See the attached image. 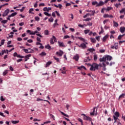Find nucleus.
<instances>
[{
  "label": "nucleus",
  "mask_w": 125,
  "mask_h": 125,
  "mask_svg": "<svg viewBox=\"0 0 125 125\" xmlns=\"http://www.w3.org/2000/svg\"><path fill=\"white\" fill-rule=\"evenodd\" d=\"M28 51L29 53H33L34 52V50L31 49V48H28Z\"/></svg>",
  "instance_id": "obj_38"
},
{
  "label": "nucleus",
  "mask_w": 125,
  "mask_h": 125,
  "mask_svg": "<svg viewBox=\"0 0 125 125\" xmlns=\"http://www.w3.org/2000/svg\"><path fill=\"white\" fill-rule=\"evenodd\" d=\"M104 2H103V1H100L99 3L97 2V1L94 2V5L97 4L96 6L97 7L98 6H102V5H104Z\"/></svg>",
  "instance_id": "obj_2"
},
{
  "label": "nucleus",
  "mask_w": 125,
  "mask_h": 125,
  "mask_svg": "<svg viewBox=\"0 0 125 125\" xmlns=\"http://www.w3.org/2000/svg\"><path fill=\"white\" fill-rule=\"evenodd\" d=\"M89 32H90V30H88V29L85 30L84 31V34H85V35H86L87 34H88V33H89Z\"/></svg>",
  "instance_id": "obj_34"
},
{
  "label": "nucleus",
  "mask_w": 125,
  "mask_h": 125,
  "mask_svg": "<svg viewBox=\"0 0 125 125\" xmlns=\"http://www.w3.org/2000/svg\"><path fill=\"white\" fill-rule=\"evenodd\" d=\"M33 11H34V9L31 8V9H29V13H31V14H33V13H34L33 12Z\"/></svg>",
  "instance_id": "obj_39"
},
{
  "label": "nucleus",
  "mask_w": 125,
  "mask_h": 125,
  "mask_svg": "<svg viewBox=\"0 0 125 125\" xmlns=\"http://www.w3.org/2000/svg\"><path fill=\"white\" fill-rule=\"evenodd\" d=\"M53 21H54L53 18L51 17L50 19H49V22H53Z\"/></svg>",
  "instance_id": "obj_44"
},
{
  "label": "nucleus",
  "mask_w": 125,
  "mask_h": 125,
  "mask_svg": "<svg viewBox=\"0 0 125 125\" xmlns=\"http://www.w3.org/2000/svg\"><path fill=\"white\" fill-rule=\"evenodd\" d=\"M108 38H109V35H106L103 38V42H105Z\"/></svg>",
  "instance_id": "obj_7"
},
{
  "label": "nucleus",
  "mask_w": 125,
  "mask_h": 125,
  "mask_svg": "<svg viewBox=\"0 0 125 125\" xmlns=\"http://www.w3.org/2000/svg\"><path fill=\"white\" fill-rule=\"evenodd\" d=\"M37 101H45L46 102H48V103L49 104H50V102H49V101L46 100H42V99H41L40 98H37Z\"/></svg>",
  "instance_id": "obj_13"
},
{
  "label": "nucleus",
  "mask_w": 125,
  "mask_h": 125,
  "mask_svg": "<svg viewBox=\"0 0 125 125\" xmlns=\"http://www.w3.org/2000/svg\"><path fill=\"white\" fill-rule=\"evenodd\" d=\"M8 70H5V71H4L3 72V75L5 76V75H6V74H7V73H8Z\"/></svg>",
  "instance_id": "obj_49"
},
{
  "label": "nucleus",
  "mask_w": 125,
  "mask_h": 125,
  "mask_svg": "<svg viewBox=\"0 0 125 125\" xmlns=\"http://www.w3.org/2000/svg\"><path fill=\"white\" fill-rule=\"evenodd\" d=\"M113 24L115 27H118L119 26V24H118V22H117L115 21H113Z\"/></svg>",
  "instance_id": "obj_29"
},
{
  "label": "nucleus",
  "mask_w": 125,
  "mask_h": 125,
  "mask_svg": "<svg viewBox=\"0 0 125 125\" xmlns=\"http://www.w3.org/2000/svg\"><path fill=\"white\" fill-rule=\"evenodd\" d=\"M11 123L14 125H16V124H18V123H19V121H12Z\"/></svg>",
  "instance_id": "obj_26"
},
{
  "label": "nucleus",
  "mask_w": 125,
  "mask_h": 125,
  "mask_svg": "<svg viewBox=\"0 0 125 125\" xmlns=\"http://www.w3.org/2000/svg\"><path fill=\"white\" fill-rule=\"evenodd\" d=\"M73 59L75 60V61H79V55L76 54L75 56L73 57Z\"/></svg>",
  "instance_id": "obj_15"
},
{
  "label": "nucleus",
  "mask_w": 125,
  "mask_h": 125,
  "mask_svg": "<svg viewBox=\"0 0 125 125\" xmlns=\"http://www.w3.org/2000/svg\"><path fill=\"white\" fill-rule=\"evenodd\" d=\"M4 42H5V40H2L1 41V45H3L4 44Z\"/></svg>",
  "instance_id": "obj_48"
},
{
  "label": "nucleus",
  "mask_w": 125,
  "mask_h": 125,
  "mask_svg": "<svg viewBox=\"0 0 125 125\" xmlns=\"http://www.w3.org/2000/svg\"><path fill=\"white\" fill-rule=\"evenodd\" d=\"M35 19L36 21H40V18L39 17H35Z\"/></svg>",
  "instance_id": "obj_51"
},
{
  "label": "nucleus",
  "mask_w": 125,
  "mask_h": 125,
  "mask_svg": "<svg viewBox=\"0 0 125 125\" xmlns=\"http://www.w3.org/2000/svg\"><path fill=\"white\" fill-rule=\"evenodd\" d=\"M54 58L55 60H56L57 62H59V58H56L54 56Z\"/></svg>",
  "instance_id": "obj_52"
},
{
  "label": "nucleus",
  "mask_w": 125,
  "mask_h": 125,
  "mask_svg": "<svg viewBox=\"0 0 125 125\" xmlns=\"http://www.w3.org/2000/svg\"><path fill=\"white\" fill-rule=\"evenodd\" d=\"M88 51H89V52H93V51H94V48H89L88 49Z\"/></svg>",
  "instance_id": "obj_32"
},
{
  "label": "nucleus",
  "mask_w": 125,
  "mask_h": 125,
  "mask_svg": "<svg viewBox=\"0 0 125 125\" xmlns=\"http://www.w3.org/2000/svg\"><path fill=\"white\" fill-rule=\"evenodd\" d=\"M15 15H17V13L15 12V13H12V14L9 15V17H14Z\"/></svg>",
  "instance_id": "obj_19"
},
{
  "label": "nucleus",
  "mask_w": 125,
  "mask_h": 125,
  "mask_svg": "<svg viewBox=\"0 0 125 125\" xmlns=\"http://www.w3.org/2000/svg\"><path fill=\"white\" fill-rule=\"evenodd\" d=\"M59 46L61 47H65V44H64V43H63V42H58Z\"/></svg>",
  "instance_id": "obj_10"
},
{
  "label": "nucleus",
  "mask_w": 125,
  "mask_h": 125,
  "mask_svg": "<svg viewBox=\"0 0 125 125\" xmlns=\"http://www.w3.org/2000/svg\"><path fill=\"white\" fill-rule=\"evenodd\" d=\"M100 67H103L104 66V68H103L104 71H106V70L107 69L106 68V64H105V62H103L102 64L100 63Z\"/></svg>",
  "instance_id": "obj_5"
},
{
  "label": "nucleus",
  "mask_w": 125,
  "mask_h": 125,
  "mask_svg": "<svg viewBox=\"0 0 125 125\" xmlns=\"http://www.w3.org/2000/svg\"><path fill=\"white\" fill-rule=\"evenodd\" d=\"M96 39L97 40V41L99 42V41H100V36L96 37Z\"/></svg>",
  "instance_id": "obj_54"
},
{
  "label": "nucleus",
  "mask_w": 125,
  "mask_h": 125,
  "mask_svg": "<svg viewBox=\"0 0 125 125\" xmlns=\"http://www.w3.org/2000/svg\"><path fill=\"white\" fill-rule=\"evenodd\" d=\"M124 36H125V34H123L122 35H119L118 38V40H122V37H124Z\"/></svg>",
  "instance_id": "obj_43"
},
{
  "label": "nucleus",
  "mask_w": 125,
  "mask_h": 125,
  "mask_svg": "<svg viewBox=\"0 0 125 125\" xmlns=\"http://www.w3.org/2000/svg\"><path fill=\"white\" fill-rule=\"evenodd\" d=\"M105 57V60H107L108 61H111V60H112V57L110 56L107 55Z\"/></svg>",
  "instance_id": "obj_8"
},
{
  "label": "nucleus",
  "mask_w": 125,
  "mask_h": 125,
  "mask_svg": "<svg viewBox=\"0 0 125 125\" xmlns=\"http://www.w3.org/2000/svg\"><path fill=\"white\" fill-rule=\"evenodd\" d=\"M100 52H101V53H104V52H105V50L104 49L100 50Z\"/></svg>",
  "instance_id": "obj_61"
},
{
  "label": "nucleus",
  "mask_w": 125,
  "mask_h": 125,
  "mask_svg": "<svg viewBox=\"0 0 125 125\" xmlns=\"http://www.w3.org/2000/svg\"><path fill=\"white\" fill-rule=\"evenodd\" d=\"M78 39H79V40H80V41H82L84 42H85V40L82 37H78Z\"/></svg>",
  "instance_id": "obj_30"
},
{
  "label": "nucleus",
  "mask_w": 125,
  "mask_h": 125,
  "mask_svg": "<svg viewBox=\"0 0 125 125\" xmlns=\"http://www.w3.org/2000/svg\"><path fill=\"white\" fill-rule=\"evenodd\" d=\"M104 18H109V15L107 14H105L104 15Z\"/></svg>",
  "instance_id": "obj_36"
},
{
  "label": "nucleus",
  "mask_w": 125,
  "mask_h": 125,
  "mask_svg": "<svg viewBox=\"0 0 125 125\" xmlns=\"http://www.w3.org/2000/svg\"><path fill=\"white\" fill-rule=\"evenodd\" d=\"M83 68L84 69V70H86V68H85V67H84V66H83V65L78 67V69L79 70H82V69H83Z\"/></svg>",
  "instance_id": "obj_23"
},
{
  "label": "nucleus",
  "mask_w": 125,
  "mask_h": 125,
  "mask_svg": "<svg viewBox=\"0 0 125 125\" xmlns=\"http://www.w3.org/2000/svg\"><path fill=\"white\" fill-rule=\"evenodd\" d=\"M88 16H89V14H87L85 15L83 17V18H86V17H88Z\"/></svg>",
  "instance_id": "obj_59"
},
{
  "label": "nucleus",
  "mask_w": 125,
  "mask_h": 125,
  "mask_svg": "<svg viewBox=\"0 0 125 125\" xmlns=\"http://www.w3.org/2000/svg\"><path fill=\"white\" fill-rule=\"evenodd\" d=\"M111 9H112V7H107V8H106V10L107 11H109L111 10Z\"/></svg>",
  "instance_id": "obj_56"
},
{
  "label": "nucleus",
  "mask_w": 125,
  "mask_h": 125,
  "mask_svg": "<svg viewBox=\"0 0 125 125\" xmlns=\"http://www.w3.org/2000/svg\"><path fill=\"white\" fill-rule=\"evenodd\" d=\"M44 35H46V36L48 35V31L47 30H44Z\"/></svg>",
  "instance_id": "obj_45"
},
{
  "label": "nucleus",
  "mask_w": 125,
  "mask_h": 125,
  "mask_svg": "<svg viewBox=\"0 0 125 125\" xmlns=\"http://www.w3.org/2000/svg\"><path fill=\"white\" fill-rule=\"evenodd\" d=\"M93 65H94V63H93L92 65H90V71H93L94 69V66H93Z\"/></svg>",
  "instance_id": "obj_25"
},
{
  "label": "nucleus",
  "mask_w": 125,
  "mask_h": 125,
  "mask_svg": "<svg viewBox=\"0 0 125 125\" xmlns=\"http://www.w3.org/2000/svg\"><path fill=\"white\" fill-rule=\"evenodd\" d=\"M100 67V64H98L96 63H94V70H98L99 68Z\"/></svg>",
  "instance_id": "obj_11"
},
{
  "label": "nucleus",
  "mask_w": 125,
  "mask_h": 125,
  "mask_svg": "<svg viewBox=\"0 0 125 125\" xmlns=\"http://www.w3.org/2000/svg\"><path fill=\"white\" fill-rule=\"evenodd\" d=\"M14 57H17V56H18V54H17V52H15L14 53Z\"/></svg>",
  "instance_id": "obj_62"
},
{
  "label": "nucleus",
  "mask_w": 125,
  "mask_h": 125,
  "mask_svg": "<svg viewBox=\"0 0 125 125\" xmlns=\"http://www.w3.org/2000/svg\"><path fill=\"white\" fill-rule=\"evenodd\" d=\"M90 20H91L90 18H87L86 19L83 20V21H90Z\"/></svg>",
  "instance_id": "obj_53"
},
{
  "label": "nucleus",
  "mask_w": 125,
  "mask_h": 125,
  "mask_svg": "<svg viewBox=\"0 0 125 125\" xmlns=\"http://www.w3.org/2000/svg\"><path fill=\"white\" fill-rule=\"evenodd\" d=\"M101 32H99L100 35V34H103V33H104V30L103 29V27H102V26L101 27Z\"/></svg>",
  "instance_id": "obj_31"
},
{
  "label": "nucleus",
  "mask_w": 125,
  "mask_h": 125,
  "mask_svg": "<svg viewBox=\"0 0 125 125\" xmlns=\"http://www.w3.org/2000/svg\"><path fill=\"white\" fill-rule=\"evenodd\" d=\"M44 14L45 15H46V16H48V17H50V16H51V14H50L46 12H44Z\"/></svg>",
  "instance_id": "obj_24"
},
{
  "label": "nucleus",
  "mask_w": 125,
  "mask_h": 125,
  "mask_svg": "<svg viewBox=\"0 0 125 125\" xmlns=\"http://www.w3.org/2000/svg\"><path fill=\"white\" fill-rule=\"evenodd\" d=\"M1 23H3V24H6V23H7V20L1 21Z\"/></svg>",
  "instance_id": "obj_40"
},
{
  "label": "nucleus",
  "mask_w": 125,
  "mask_h": 125,
  "mask_svg": "<svg viewBox=\"0 0 125 125\" xmlns=\"http://www.w3.org/2000/svg\"><path fill=\"white\" fill-rule=\"evenodd\" d=\"M78 121H79L80 123H81V125H83V119H81V118H79L78 119Z\"/></svg>",
  "instance_id": "obj_46"
},
{
  "label": "nucleus",
  "mask_w": 125,
  "mask_h": 125,
  "mask_svg": "<svg viewBox=\"0 0 125 125\" xmlns=\"http://www.w3.org/2000/svg\"><path fill=\"white\" fill-rule=\"evenodd\" d=\"M119 118L118 117H117L116 116H113V119L114 120V123H117V122H118V120H119Z\"/></svg>",
  "instance_id": "obj_20"
},
{
  "label": "nucleus",
  "mask_w": 125,
  "mask_h": 125,
  "mask_svg": "<svg viewBox=\"0 0 125 125\" xmlns=\"http://www.w3.org/2000/svg\"><path fill=\"white\" fill-rule=\"evenodd\" d=\"M59 111L60 112L61 114H62V116H64V117H66L67 118H69V115L65 114L64 112L59 110Z\"/></svg>",
  "instance_id": "obj_18"
},
{
  "label": "nucleus",
  "mask_w": 125,
  "mask_h": 125,
  "mask_svg": "<svg viewBox=\"0 0 125 125\" xmlns=\"http://www.w3.org/2000/svg\"><path fill=\"white\" fill-rule=\"evenodd\" d=\"M6 51L5 50H2L1 53H0V55H3L4 53H5Z\"/></svg>",
  "instance_id": "obj_35"
},
{
  "label": "nucleus",
  "mask_w": 125,
  "mask_h": 125,
  "mask_svg": "<svg viewBox=\"0 0 125 125\" xmlns=\"http://www.w3.org/2000/svg\"><path fill=\"white\" fill-rule=\"evenodd\" d=\"M57 42L56 40V37L54 36H52V38L50 39V42L51 44H54V42Z\"/></svg>",
  "instance_id": "obj_3"
},
{
  "label": "nucleus",
  "mask_w": 125,
  "mask_h": 125,
  "mask_svg": "<svg viewBox=\"0 0 125 125\" xmlns=\"http://www.w3.org/2000/svg\"><path fill=\"white\" fill-rule=\"evenodd\" d=\"M100 62H106V58L105 57H103V58H101L100 59Z\"/></svg>",
  "instance_id": "obj_12"
},
{
  "label": "nucleus",
  "mask_w": 125,
  "mask_h": 125,
  "mask_svg": "<svg viewBox=\"0 0 125 125\" xmlns=\"http://www.w3.org/2000/svg\"><path fill=\"white\" fill-rule=\"evenodd\" d=\"M78 46L79 47H82V48H86V45H85V44H84V43H82L80 45H78Z\"/></svg>",
  "instance_id": "obj_9"
},
{
  "label": "nucleus",
  "mask_w": 125,
  "mask_h": 125,
  "mask_svg": "<svg viewBox=\"0 0 125 125\" xmlns=\"http://www.w3.org/2000/svg\"><path fill=\"white\" fill-rule=\"evenodd\" d=\"M81 116H83V119L84 121H89V122H91V121H92L91 118L89 117V116H86L84 114H81Z\"/></svg>",
  "instance_id": "obj_1"
},
{
  "label": "nucleus",
  "mask_w": 125,
  "mask_h": 125,
  "mask_svg": "<svg viewBox=\"0 0 125 125\" xmlns=\"http://www.w3.org/2000/svg\"><path fill=\"white\" fill-rule=\"evenodd\" d=\"M23 50L25 53H30V52H29V49H23Z\"/></svg>",
  "instance_id": "obj_33"
},
{
  "label": "nucleus",
  "mask_w": 125,
  "mask_h": 125,
  "mask_svg": "<svg viewBox=\"0 0 125 125\" xmlns=\"http://www.w3.org/2000/svg\"><path fill=\"white\" fill-rule=\"evenodd\" d=\"M69 38H70L69 36L68 35H65L64 36L63 39H69Z\"/></svg>",
  "instance_id": "obj_57"
},
{
  "label": "nucleus",
  "mask_w": 125,
  "mask_h": 125,
  "mask_svg": "<svg viewBox=\"0 0 125 125\" xmlns=\"http://www.w3.org/2000/svg\"><path fill=\"white\" fill-rule=\"evenodd\" d=\"M125 94L123 93L119 96V99H120V98H125Z\"/></svg>",
  "instance_id": "obj_28"
},
{
  "label": "nucleus",
  "mask_w": 125,
  "mask_h": 125,
  "mask_svg": "<svg viewBox=\"0 0 125 125\" xmlns=\"http://www.w3.org/2000/svg\"><path fill=\"white\" fill-rule=\"evenodd\" d=\"M120 31L122 34L124 33V32H125V27H120Z\"/></svg>",
  "instance_id": "obj_17"
},
{
  "label": "nucleus",
  "mask_w": 125,
  "mask_h": 125,
  "mask_svg": "<svg viewBox=\"0 0 125 125\" xmlns=\"http://www.w3.org/2000/svg\"><path fill=\"white\" fill-rule=\"evenodd\" d=\"M17 57H18V58H24V56H21L20 55H18Z\"/></svg>",
  "instance_id": "obj_55"
},
{
  "label": "nucleus",
  "mask_w": 125,
  "mask_h": 125,
  "mask_svg": "<svg viewBox=\"0 0 125 125\" xmlns=\"http://www.w3.org/2000/svg\"><path fill=\"white\" fill-rule=\"evenodd\" d=\"M64 53V52L60 50L59 52H56V55H58L59 56H62V55H63V54Z\"/></svg>",
  "instance_id": "obj_6"
},
{
  "label": "nucleus",
  "mask_w": 125,
  "mask_h": 125,
  "mask_svg": "<svg viewBox=\"0 0 125 125\" xmlns=\"http://www.w3.org/2000/svg\"><path fill=\"white\" fill-rule=\"evenodd\" d=\"M52 63V62H48L46 63V67H48V66H49L50 64H51Z\"/></svg>",
  "instance_id": "obj_22"
},
{
  "label": "nucleus",
  "mask_w": 125,
  "mask_h": 125,
  "mask_svg": "<svg viewBox=\"0 0 125 125\" xmlns=\"http://www.w3.org/2000/svg\"><path fill=\"white\" fill-rule=\"evenodd\" d=\"M49 115L50 116V117H51L52 118V119H53V120H55V117L53 115L50 114V113H49Z\"/></svg>",
  "instance_id": "obj_42"
},
{
  "label": "nucleus",
  "mask_w": 125,
  "mask_h": 125,
  "mask_svg": "<svg viewBox=\"0 0 125 125\" xmlns=\"http://www.w3.org/2000/svg\"><path fill=\"white\" fill-rule=\"evenodd\" d=\"M8 13H9V9H7L6 10H5L3 14H2L3 17H5V16H7Z\"/></svg>",
  "instance_id": "obj_4"
},
{
  "label": "nucleus",
  "mask_w": 125,
  "mask_h": 125,
  "mask_svg": "<svg viewBox=\"0 0 125 125\" xmlns=\"http://www.w3.org/2000/svg\"><path fill=\"white\" fill-rule=\"evenodd\" d=\"M31 32H32V31H31V30H28L26 31V33H27V34H30V35H31Z\"/></svg>",
  "instance_id": "obj_60"
},
{
  "label": "nucleus",
  "mask_w": 125,
  "mask_h": 125,
  "mask_svg": "<svg viewBox=\"0 0 125 125\" xmlns=\"http://www.w3.org/2000/svg\"><path fill=\"white\" fill-rule=\"evenodd\" d=\"M45 48H46L47 49H50V48H51V46H50V45L48 44L45 46Z\"/></svg>",
  "instance_id": "obj_37"
},
{
  "label": "nucleus",
  "mask_w": 125,
  "mask_h": 125,
  "mask_svg": "<svg viewBox=\"0 0 125 125\" xmlns=\"http://www.w3.org/2000/svg\"><path fill=\"white\" fill-rule=\"evenodd\" d=\"M125 11V8H123L120 11V13H124Z\"/></svg>",
  "instance_id": "obj_41"
},
{
  "label": "nucleus",
  "mask_w": 125,
  "mask_h": 125,
  "mask_svg": "<svg viewBox=\"0 0 125 125\" xmlns=\"http://www.w3.org/2000/svg\"><path fill=\"white\" fill-rule=\"evenodd\" d=\"M0 99L1 101H4V100H5V99L3 98V96H0Z\"/></svg>",
  "instance_id": "obj_47"
},
{
  "label": "nucleus",
  "mask_w": 125,
  "mask_h": 125,
  "mask_svg": "<svg viewBox=\"0 0 125 125\" xmlns=\"http://www.w3.org/2000/svg\"><path fill=\"white\" fill-rule=\"evenodd\" d=\"M43 11H49V10H51V7H45L43 9Z\"/></svg>",
  "instance_id": "obj_14"
},
{
  "label": "nucleus",
  "mask_w": 125,
  "mask_h": 125,
  "mask_svg": "<svg viewBox=\"0 0 125 125\" xmlns=\"http://www.w3.org/2000/svg\"><path fill=\"white\" fill-rule=\"evenodd\" d=\"M114 116H115V117H120V112H118V111H116L115 113H114Z\"/></svg>",
  "instance_id": "obj_21"
},
{
  "label": "nucleus",
  "mask_w": 125,
  "mask_h": 125,
  "mask_svg": "<svg viewBox=\"0 0 125 125\" xmlns=\"http://www.w3.org/2000/svg\"><path fill=\"white\" fill-rule=\"evenodd\" d=\"M28 42H29L30 43L33 42V40H32V39H30L27 40Z\"/></svg>",
  "instance_id": "obj_63"
},
{
  "label": "nucleus",
  "mask_w": 125,
  "mask_h": 125,
  "mask_svg": "<svg viewBox=\"0 0 125 125\" xmlns=\"http://www.w3.org/2000/svg\"><path fill=\"white\" fill-rule=\"evenodd\" d=\"M23 25H24V22H20L19 23V26H23Z\"/></svg>",
  "instance_id": "obj_64"
},
{
  "label": "nucleus",
  "mask_w": 125,
  "mask_h": 125,
  "mask_svg": "<svg viewBox=\"0 0 125 125\" xmlns=\"http://www.w3.org/2000/svg\"><path fill=\"white\" fill-rule=\"evenodd\" d=\"M40 55H41V56H45V55H46V53L44 52H42Z\"/></svg>",
  "instance_id": "obj_27"
},
{
  "label": "nucleus",
  "mask_w": 125,
  "mask_h": 125,
  "mask_svg": "<svg viewBox=\"0 0 125 125\" xmlns=\"http://www.w3.org/2000/svg\"><path fill=\"white\" fill-rule=\"evenodd\" d=\"M55 13H56L57 16H59V17H60V13H59V12H58V11H55Z\"/></svg>",
  "instance_id": "obj_50"
},
{
  "label": "nucleus",
  "mask_w": 125,
  "mask_h": 125,
  "mask_svg": "<svg viewBox=\"0 0 125 125\" xmlns=\"http://www.w3.org/2000/svg\"><path fill=\"white\" fill-rule=\"evenodd\" d=\"M31 56H32V55L31 54H28L27 55H26L25 57V60H24V61H28V60L29 59V57H31Z\"/></svg>",
  "instance_id": "obj_16"
},
{
  "label": "nucleus",
  "mask_w": 125,
  "mask_h": 125,
  "mask_svg": "<svg viewBox=\"0 0 125 125\" xmlns=\"http://www.w3.org/2000/svg\"><path fill=\"white\" fill-rule=\"evenodd\" d=\"M49 123H50V121H48L44 122V124H42L41 125H45V124H49Z\"/></svg>",
  "instance_id": "obj_58"
}]
</instances>
